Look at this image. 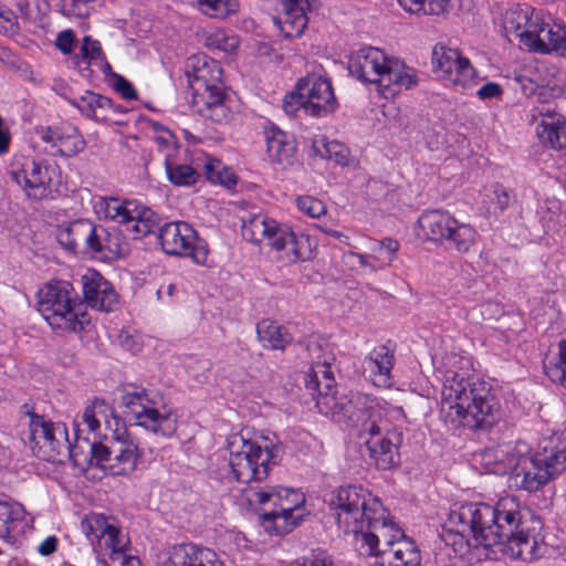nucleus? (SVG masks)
Instances as JSON below:
<instances>
[{
	"label": "nucleus",
	"mask_w": 566,
	"mask_h": 566,
	"mask_svg": "<svg viewBox=\"0 0 566 566\" xmlns=\"http://www.w3.org/2000/svg\"><path fill=\"white\" fill-rule=\"evenodd\" d=\"M315 151L324 159L334 161L336 165L346 166L348 164V148L336 140H327L322 138L314 143Z\"/></svg>",
	"instance_id": "47"
},
{
	"label": "nucleus",
	"mask_w": 566,
	"mask_h": 566,
	"mask_svg": "<svg viewBox=\"0 0 566 566\" xmlns=\"http://www.w3.org/2000/svg\"><path fill=\"white\" fill-rule=\"evenodd\" d=\"M82 292L85 303L98 311L111 312L117 304L113 285L97 271L87 270L82 275Z\"/></svg>",
	"instance_id": "23"
},
{
	"label": "nucleus",
	"mask_w": 566,
	"mask_h": 566,
	"mask_svg": "<svg viewBox=\"0 0 566 566\" xmlns=\"http://www.w3.org/2000/svg\"><path fill=\"white\" fill-rule=\"evenodd\" d=\"M29 441L33 453L46 461H55L67 448V429L62 422H52L35 412H28Z\"/></svg>",
	"instance_id": "17"
},
{
	"label": "nucleus",
	"mask_w": 566,
	"mask_h": 566,
	"mask_svg": "<svg viewBox=\"0 0 566 566\" xmlns=\"http://www.w3.org/2000/svg\"><path fill=\"white\" fill-rule=\"evenodd\" d=\"M160 218L150 208L137 201V207L132 214L130 229L136 233L135 238L147 235L159 228Z\"/></svg>",
	"instance_id": "42"
},
{
	"label": "nucleus",
	"mask_w": 566,
	"mask_h": 566,
	"mask_svg": "<svg viewBox=\"0 0 566 566\" xmlns=\"http://www.w3.org/2000/svg\"><path fill=\"white\" fill-rule=\"evenodd\" d=\"M107 410V405L104 400L95 398L91 405L86 406L82 420L87 426L91 433L96 434L101 429V422L98 416Z\"/></svg>",
	"instance_id": "52"
},
{
	"label": "nucleus",
	"mask_w": 566,
	"mask_h": 566,
	"mask_svg": "<svg viewBox=\"0 0 566 566\" xmlns=\"http://www.w3.org/2000/svg\"><path fill=\"white\" fill-rule=\"evenodd\" d=\"M273 249L286 251L290 262L305 261L310 258L308 239L304 235H296L286 226H283L279 237L273 243Z\"/></svg>",
	"instance_id": "35"
},
{
	"label": "nucleus",
	"mask_w": 566,
	"mask_h": 566,
	"mask_svg": "<svg viewBox=\"0 0 566 566\" xmlns=\"http://www.w3.org/2000/svg\"><path fill=\"white\" fill-rule=\"evenodd\" d=\"M297 208L312 218H318L326 212L325 205L314 197H300Z\"/></svg>",
	"instance_id": "60"
},
{
	"label": "nucleus",
	"mask_w": 566,
	"mask_h": 566,
	"mask_svg": "<svg viewBox=\"0 0 566 566\" xmlns=\"http://www.w3.org/2000/svg\"><path fill=\"white\" fill-rule=\"evenodd\" d=\"M205 174L207 179L213 184H220L227 188L237 185V177L222 166L220 160L209 159L205 164Z\"/></svg>",
	"instance_id": "49"
},
{
	"label": "nucleus",
	"mask_w": 566,
	"mask_h": 566,
	"mask_svg": "<svg viewBox=\"0 0 566 566\" xmlns=\"http://www.w3.org/2000/svg\"><path fill=\"white\" fill-rule=\"evenodd\" d=\"M123 245L124 240L118 230L107 229L98 224L90 253L112 260L123 254Z\"/></svg>",
	"instance_id": "36"
},
{
	"label": "nucleus",
	"mask_w": 566,
	"mask_h": 566,
	"mask_svg": "<svg viewBox=\"0 0 566 566\" xmlns=\"http://www.w3.org/2000/svg\"><path fill=\"white\" fill-rule=\"evenodd\" d=\"M167 179L176 187H190L197 184L200 174L190 165L182 164L177 156L164 160Z\"/></svg>",
	"instance_id": "39"
},
{
	"label": "nucleus",
	"mask_w": 566,
	"mask_h": 566,
	"mask_svg": "<svg viewBox=\"0 0 566 566\" xmlns=\"http://www.w3.org/2000/svg\"><path fill=\"white\" fill-rule=\"evenodd\" d=\"M469 507L470 503L454 505L441 534L442 541L452 546L454 553L459 555L467 554L471 547L483 546L486 548V542L480 536V523L471 518H462L463 511H469Z\"/></svg>",
	"instance_id": "18"
},
{
	"label": "nucleus",
	"mask_w": 566,
	"mask_h": 566,
	"mask_svg": "<svg viewBox=\"0 0 566 566\" xmlns=\"http://www.w3.org/2000/svg\"><path fill=\"white\" fill-rule=\"evenodd\" d=\"M123 413L156 437L169 439L178 429V416L157 390L128 385L120 395Z\"/></svg>",
	"instance_id": "6"
},
{
	"label": "nucleus",
	"mask_w": 566,
	"mask_h": 566,
	"mask_svg": "<svg viewBox=\"0 0 566 566\" xmlns=\"http://www.w3.org/2000/svg\"><path fill=\"white\" fill-rule=\"evenodd\" d=\"M264 444L245 439L234 433L227 439L229 467L233 479L238 482H261L269 475L271 465L282 459V447L263 438Z\"/></svg>",
	"instance_id": "8"
},
{
	"label": "nucleus",
	"mask_w": 566,
	"mask_h": 566,
	"mask_svg": "<svg viewBox=\"0 0 566 566\" xmlns=\"http://www.w3.org/2000/svg\"><path fill=\"white\" fill-rule=\"evenodd\" d=\"M256 337L261 346L270 350L283 352L293 340L286 327L270 318H264L256 324Z\"/></svg>",
	"instance_id": "34"
},
{
	"label": "nucleus",
	"mask_w": 566,
	"mask_h": 566,
	"mask_svg": "<svg viewBox=\"0 0 566 566\" xmlns=\"http://www.w3.org/2000/svg\"><path fill=\"white\" fill-rule=\"evenodd\" d=\"M535 41L532 42V49L530 51L548 54L556 52L564 54L566 52V29L557 23L544 22Z\"/></svg>",
	"instance_id": "32"
},
{
	"label": "nucleus",
	"mask_w": 566,
	"mask_h": 566,
	"mask_svg": "<svg viewBox=\"0 0 566 566\" xmlns=\"http://www.w3.org/2000/svg\"><path fill=\"white\" fill-rule=\"evenodd\" d=\"M421 555L416 543L406 535L392 546L382 548L370 566H420Z\"/></svg>",
	"instance_id": "27"
},
{
	"label": "nucleus",
	"mask_w": 566,
	"mask_h": 566,
	"mask_svg": "<svg viewBox=\"0 0 566 566\" xmlns=\"http://www.w3.org/2000/svg\"><path fill=\"white\" fill-rule=\"evenodd\" d=\"M494 458L493 472L496 474L510 473V486L528 493L541 490L548 483L549 473L545 472L541 463H536V457L521 454L515 450H489L484 459Z\"/></svg>",
	"instance_id": "14"
},
{
	"label": "nucleus",
	"mask_w": 566,
	"mask_h": 566,
	"mask_svg": "<svg viewBox=\"0 0 566 566\" xmlns=\"http://www.w3.org/2000/svg\"><path fill=\"white\" fill-rule=\"evenodd\" d=\"M297 566H335L332 556L325 551H313L296 559Z\"/></svg>",
	"instance_id": "59"
},
{
	"label": "nucleus",
	"mask_w": 566,
	"mask_h": 566,
	"mask_svg": "<svg viewBox=\"0 0 566 566\" xmlns=\"http://www.w3.org/2000/svg\"><path fill=\"white\" fill-rule=\"evenodd\" d=\"M93 441L88 438H81L78 434L75 436V442L72 444L67 439V448L61 455H67L73 462L74 467L85 470L91 463Z\"/></svg>",
	"instance_id": "46"
},
{
	"label": "nucleus",
	"mask_w": 566,
	"mask_h": 566,
	"mask_svg": "<svg viewBox=\"0 0 566 566\" xmlns=\"http://www.w3.org/2000/svg\"><path fill=\"white\" fill-rule=\"evenodd\" d=\"M307 352L312 365L310 373L305 374V387L316 400V406L321 412L332 416L333 408L327 405L329 399L340 402L343 398H349L348 395L332 394L335 386L333 365L336 360L334 347L325 340H311L307 344Z\"/></svg>",
	"instance_id": "13"
},
{
	"label": "nucleus",
	"mask_w": 566,
	"mask_h": 566,
	"mask_svg": "<svg viewBox=\"0 0 566 566\" xmlns=\"http://www.w3.org/2000/svg\"><path fill=\"white\" fill-rule=\"evenodd\" d=\"M108 76L114 78L113 87L118 94H120L123 98L128 101L137 98V92L135 87L124 76L114 72L113 74H108Z\"/></svg>",
	"instance_id": "62"
},
{
	"label": "nucleus",
	"mask_w": 566,
	"mask_h": 566,
	"mask_svg": "<svg viewBox=\"0 0 566 566\" xmlns=\"http://www.w3.org/2000/svg\"><path fill=\"white\" fill-rule=\"evenodd\" d=\"M266 153L272 163L283 168L292 166L296 159V142L294 137L275 125L264 130Z\"/></svg>",
	"instance_id": "26"
},
{
	"label": "nucleus",
	"mask_w": 566,
	"mask_h": 566,
	"mask_svg": "<svg viewBox=\"0 0 566 566\" xmlns=\"http://www.w3.org/2000/svg\"><path fill=\"white\" fill-rule=\"evenodd\" d=\"M331 418L346 428L357 431L365 439L371 462L379 470H390L401 462L400 447L403 440L405 411L386 400L363 394L350 392L340 402L329 399Z\"/></svg>",
	"instance_id": "1"
},
{
	"label": "nucleus",
	"mask_w": 566,
	"mask_h": 566,
	"mask_svg": "<svg viewBox=\"0 0 566 566\" xmlns=\"http://www.w3.org/2000/svg\"><path fill=\"white\" fill-rule=\"evenodd\" d=\"M539 140L552 149L566 147V117L559 114L546 115L536 126Z\"/></svg>",
	"instance_id": "33"
},
{
	"label": "nucleus",
	"mask_w": 566,
	"mask_h": 566,
	"mask_svg": "<svg viewBox=\"0 0 566 566\" xmlns=\"http://www.w3.org/2000/svg\"><path fill=\"white\" fill-rule=\"evenodd\" d=\"M311 0H282V10L273 19L285 38H297L308 23Z\"/></svg>",
	"instance_id": "25"
},
{
	"label": "nucleus",
	"mask_w": 566,
	"mask_h": 566,
	"mask_svg": "<svg viewBox=\"0 0 566 566\" xmlns=\"http://www.w3.org/2000/svg\"><path fill=\"white\" fill-rule=\"evenodd\" d=\"M75 34L71 29L61 31L55 40V46L63 53L70 54L73 51Z\"/></svg>",
	"instance_id": "63"
},
{
	"label": "nucleus",
	"mask_w": 566,
	"mask_h": 566,
	"mask_svg": "<svg viewBox=\"0 0 566 566\" xmlns=\"http://www.w3.org/2000/svg\"><path fill=\"white\" fill-rule=\"evenodd\" d=\"M492 387L474 375L448 371L441 389V417L450 430H490L500 417Z\"/></svg>",
	"instance_id": "4"
},
{
	"label": "nucleus",
	"mask_w": 566,
	"mask_h": 566,
	"mask_svg": "<svg viewBox=\"0 0 566 566\" xmlns=\"http://www.w3.org/2000/svg\"><path fill=\"white\" fill-rule=\"evenodd\" d=\"M399 242L391 238H385L380 241H375L370 248L371 258L375 262V264L371 265V271L385 269L386 266L390 265L391 262L396 259V253L399 250Z\"/></svg>",
	"instance_id": "44"
},
{
	"label": "nucleus",
	"mask_w": 566,
	"mask_h": 566,
	"mask_svg": "<svg viewBox=\"0 0 566 566\" xmlns=\"http://www.w3.org/2000/svg\"><path fill=\"white\" fill-rule=\"evenodd\" d=\"M502 94H503L502 86L494 82L485 83L476 92L478 97L483 101L501 97Z\"/></svg>",
	"instance_id": "64"
},
{
	"label": "nucleus",
	"mask_w": 566,
	"mask_h": 566,
	"mask_svg": "<svg viewBox=\"0 0 566 566\" xmlns=\"http://www.w3.org/2000/svg\"><path fill=\"white\" fill-rule=\"evenodd\" d=\"M418 224L428 240L458 254L471 253L479 237L473 226L459 221L450 212L441 209L423 211Z\"/></svg>",
	"instance_id": "11"
},
{
	"label": "nucleus",
	"mask_w": 566,
	"mask_h": 566,
	"mask_svg": "<svg viewBox=\"0 0 566 566\" xmlns=\"http://www.w3.org/2000/svg\"><path fill=\"white\" fill-rule=\"evenodd\" d=\"M140 457L138 446L129 441H116L112 443L109 475H127L135 471Z\"/></svg>",
	"instance_id": "30"
},
{
	"label": "nucleus",
	"mask_w": 566,
	"mask_h": 566,
	"mask_svg": "<svg viewBox=\"0 0 566 566\" xmlns=\"http://www.w3.org/2000/svg\"><path fill=\"white\" fill-rule=\"evenodd\" d=\"M451 0H398L399 4L412 13L439 15L448 10Z\"/></svg>",
	"instance_id": "48"
},
{
	"label": "nucleus",
	"mask_w": 566,
	"mask_h": 566,
	"mask_svg": "<svg viewBox=\"0 0 566 566\" xmlns=\"http://www.w3.org/2000/svg\"><path fill=\"white\" fill-rule=\"evenodd\" d=\"M112 457V446L107 447L106 444L99 442L94 438L92 453H91V463L88 468H98L108 474V465L111 464Z\"/></svg>",
	"instance_id": "53"
},
{
	"label": "nucleus",
	"mask_w": 566,
	"mask_h": 566,
	"mask_svg": "<svg viewBox=\"0 0 566 566\" xmlns=\"http://www.w3.org/2000/svg\"><path fill=\"white\" fill-rule=\"evenodd\" d=\"M35 133L46 145L44 151L52 157H73L86 147L82 134L70 123L39 126Z\"/></svg>",
	"instance_id": "20"
},
{
	"label": "nucleus",
	"mask_w": 566,
	"mask_h": 566,
	"mask_svg": "<svg viewBox=\"0 0 566 566\" xmlns=\"http://www.w3.org/2000/svg\"><path fill=\"white\" fill-rule=\"evenodd\" d=\"M249 505H262L260 523L270 535H284L298 525L303 516L304 495L289 488H253L244 490Z\"/></svg>",
	"instance_id": "7"
},
{
	"label": "nucleus",
	"mask_w": 566,
	"mask_h": 566,
	"mask_svg": "<svg viewBox=\"0 0 566 566\" xmlns=\"http://www.w3.org/2000/svg\"><path fill=\"white\" fill-rule=\"evenodd\" d=\"M75 65L82 71L92 73L91 67H96L105 76L113 74L111 64L102 50L99 41L93 40L91 36H84L80 52L74 57Z\"/></svg>",
	"instance_id": "29"
},
{
	"label": "nucleus",
	"mask_w": 566,
	"mask_h": 566,
	"mask_svg": "<svg viewBox=\"0 0 566 566\" xmlns=\"http://www.w3.org/2000/svg\"><path fill=\"white\" fill-rule=\"evenodd\" d=\"M395 361V348L388 344L378 345L364 357L363 373L376 387L389 388L392 385L391 370Z\"/></svg>",
	"instance_id": "22"
},
{
	"label": "nucleus",
	"mask_w": 566,
	"mask_h": 566,
	"mask_svg": "<svg viewBox=\"0 0 566 566\" xmlns=\"http://www.w3.org/2000/svg\"><path fill=\"white\" fill-rule=\"evenodd\" d=\"M328 505L338 528L345 535H353L357 552L367 558L375 560L382 548L392 546L405 535L379 499L361 485L338 488Z\"/></svg>",
	"instance_id": "2"
},
{
	"label": "nucleus",
	"mask_w": 566,
	"mask_h": 566,
	"mask_svg": "<svg viewBox=\"0 0 566 566\" xmlns=\"http://www.w3.org/2000/svg\"><path fill=\"white\" fill-rule=\"evenodd\" d=\"M544 24V21L539 18L538 14H534V11L530 12L528 21L525 24L524 29L520 33V41L521 43L526 46L528 50L532 49V42L535 41L537 38V34L539 33L538 30L542 29Z\"/></svg>",
	"instance_id": "56"
},
{
	"label": "nucleus",
	"mask_w": 566,
	"mask_h": 566,
	"mask_svg": "<svg viewBox=\"0 0 566 566\" xmlns=\"http://www.w3.org/2000/svg\"><path fill=\"white\" fill-rule=\"evenodd\" d=\"M493 202L500 211H505L511 203L515 200V195L512 190L506 189L501 184H495L493 187Z\"/></svg>",
	"instance_id": "61"
},
{
	"label": "nucleus",
	"mask_w": 566,
	"mask_h": 566,
	"mask_svg": "<svg viewBox=\"0 0 566 566\" xmlns=\"http://www.w3.org/2000/svg\"><path fill=\"white\" fill-rule=\"evenodd\" d=\"M81 302L72 283L65 280H51L38 294V311L54 329L81 332L84 328V314H80Z\"/></svg>",
	"instance_id": "9"
},
{
	"label": "nucleus",
	"mask_w": 566,
	"mask_h": 566,
	"mask_svg": "<svg viewBox=\"0 0 566 566\" xmlns=\"http://www.w3.org/2000/svg\"><path fill=\"white\" fill-rule=\"evenodd\" d=\"M462 518L480 523V536L486 548L500 546L501 552L524 562L542 555V521L515 496L501 497L494 505L470 503Z\"/></svg>",
	"instance_id": "3"
},
{
	"label": "nucleus",
	"mask_w": 566,
	"mask_h": 566,
	"mask_svg": "<svg viewBox=\"0 0 566 566\" xmlns=\"http://www.w3.org/2000/svg\"><path fill=\"white\" fill-rule=\"evenodd\" d=\"M282 228L283 224L260 212L242 219L241 232L243 239L251 243L260 244L263 240H266L269 245L273 248V243Z\"/></svg>",
	"instance_id": "28"
},
{
	"label": "nucleus",
	"mask_w": 566,
	"mask_h": 566,
	"mask_svg": "<svg viewBox=\"0 0 566 566\" xmlns=\"http://www.w3.org/2000/svg\"><path fill=\"white\" fill-rule=\"evenodd\" d=\"M530 12L531 10L528 8H520L509 12L505 19L506 31L514 32L515 36L520 38V33L528 21Z\"/></svg>",
	"instance_id": "57"
},
{
	"label": "nucleus",
	"mask_w": 566,
	"mask_h": 566,
	"mask_svg": "<svg viewBox=\"0 0 566 566\" xmlns=\"http://www.w3.org/2000/svg\"><path fill=\"white\" fill-rule=\"evenodd\" d=\"M158 239L166 254L189 256L197 264H206L208 245L187 222H168L159 228Z\"/></svg>",
	"instance_id": "15"
},
{
	"label": "nucleus",
	"mask_w": 566,
	"mask_h": 566,
	"mask_svg": "<svg viewBox=\"0 0 566 566\" xmlns=\"http://www.w3.org/2000/svg\"><path fill=\"white\" fill-rule=\"evenodd\" d=\"M239 41L235 36H228L223 31H217L208 36L207 45L226 52L238 48Z\"/></svg>",
	"instance_id": "58"
},
{
	"label": "nucleus",
	"mask_w": 566,
	"mask_h": 566,
	"mask_svg": "<svg viewBox=\"0 0 566 566\" xmlns=\"http://www.w3.org/2000/svg\"><path fill=\"white\" fill-rule=\"evenodd\" d=\"M108 520L105 515L99 513H92L86 515L81 523L82 532L85 534L92 545L103 535V532L108 527Z\"/></svg>",
	"instance_id": "50"
},
{
	"label": "nucleus",
	"mask_w": 566,
	"mask_h": 566,
	"mask_svg": "<svg viewBox=\"0 0 566 566\" xmlns=\"http://www.w3.org/2000/svg\"><path fill=\"white\" fill-rule=\"evenodd\" d=\"M102 551L109 552V559L123 558V551L126 549L127 542L120 536V530L113 523L108 524L107 530L103 532V535L95 543Z\"/></svg>",
	"instance_id": "45"
},
{
	"label": "nucleus",
	"mask_w": 566,
	"mask_h": 566,
	"mask_svg": "<svg viewBox=\"0 0 566 566\" xmlns=\"http://www.w3.org/2000/svg\"><path fill=\"white\" fill-rule=\"evenodd\" d=\"M25 510L18 502L0 501V537L7 538L17 533L25 518Z\"/></svg>",
	"instance_id": "38"
},
{
	"label": "nucleus",
	"mask_w": 566,
	"mask_h": 566,
	"mask_svg": "<svg viewBox=\"0 0 566 566\" xmlns=\"http://www.w3.org/2000/svg\"><path fill=\"white\" fill-rule=\"evenodd\" d=\"M185 73L195 95L201 96L209 109L212 120L221 123L229 117V108L224 105L222 69L220 64L203 53L189 56Z\"/></svg>",
	"instance_id": "10"
},
{
	"label": "nucleus",
	"mask_w": 566,
	"mask_h": 566,
	"mask_svg": "<svg viewBox=\"0 0 566 566\" xmlns=\"http://www.w3.org/2000/svg\"><path fill=\"white\" fill-rule=\"evenodd\" d=\"M534 455L551 479L566 471V429L544 438Z\"/></svg>",
	"instance_id": "24"
},
{
	"label": "nucleus",
	"mask_w": 566,
	"mask_h": 566,
	"mask_svg": "<svg viewBox=\"0 0 566 566\" xmlns=\"http://www.w3.org/2000/svg\"><path fill=\"white\" fill-rule=\"evenodd\" d=\"M336 108L337 99L331 80L315 73L300 78L295 90L283 99L284 112L295 117L301 112L312 117H325Z\"/></svg>",
	"instance_id": "12"
},
{
	"label": "nucleus",
	"mask_w": 566,
	"mask_h": 566,
	"mask_svg": "<svg viewBox=\"0 0 566 566\" xmlns=\"http://www.w3.org/2000/svg\"><path fill=\"white\" fill-rule=\"evenodd\" d=\"M431 63L433 72L455 87L472 88L480 81L471 61L457 49L436 44L432 49Z\"/></svg>",
	"instance_id": "16"
},
{
	"label": "nucleus",
	"mask_w": 566,
	"mask_h": 566,
	"mask_svg": "<svg viewBox=\"0 0 566 566\" xmlns=\"http://www.w3.org/2000/svg\"><path fill=\"white\" fill-rule=\"evenodd\" d=\"M10 176L29 198L42 199L50 191L51 168L43 161L27 156L15 157L11 164Z\"/></svg>",
	"instance_id": "19"
},
{
	"label": "nucleus",
	"mask_w": 566,
	"mask_h": 566,
	"mask_svg": "<svg viewBox=\"0 0 566 566\" xmlns=\"http://www.w3.org/2000/svg\"><path fill=\"white\" fill-rule=\"evenodd\" d=\"M159 566H224L217 553L195 543L175 544L158 557Z\"/></svg>",
	"instance_id": "21"
},
{
	"label": "nucleus",
	"mask_w": 566,
	"mask_h": 566,
	"mask_svg": "<svg viewBox=\"0 0 566 566\" xmlns=\"http://www.w3.org/2000/svg\"><path fill=\"white\" fill-rule=\"evenodd\" d=\"M149 126L153 130V140L156 143L158 150L164 155L165 159H170L179 155V143L176 135L158 122H150Z\"/></svg>",
	"instance_id": "43"
},
{
	"label": "nucleus",
	"mask_w": 566,
	"mask_h": 566,
	"mask_svg": "<svg viewBox=\"0 0 566 566\" xmlns=\"http://www.w3.org/2000/svg\"><path fill=\"white\" fill-rule=\"evenodd\" d=\"M20 32L18 15L0 1V34L15 35Z\"/></svg>",
	"instance_id": "55"
},
{
	"label": "nucleus",
	"mask_w": 566,
	"mask_h": 566,
	"mask_svg": "<svg viewBox=\"0 0 566 566\" xmlns=\"http://www.w3.org/2000/svg\"><path fill=\"white\" fill-rule=\"evenodd\" d=\"M198 9L211 18H224L237 10L235 0H196Z\"/></svg>",
	"instance_id": "51"
},
{
	"label": "nucleus",
	"mask_w": 566,
	"mask_h": 566,
	"mask_svg": "<svg viewBox=\"0 0 566 566\" xmlns=\"http://www.w3.org/2000/svg\"><path fill=\"white\" fill-rule=\"evenodd\" d=\"M88 219H77L64 228H60L56 233L57 242L73 253H78L83 244V238L86 234Z\"/></svg>",
	"instance_id": "40"
},
{
	"label": "nucleus",
	"mask_w": 566,
	"mask_h": 566,
	"mask_svg": "<svg viewBox=\"0 0 566 566\" xmlns=\"http://www.w3.org/2000/svg\"><path fill=\"white\" fill-rule=\"evenodd\" d=\"M348 71L363 83L376 84L385 98H392L401 91L418 85V76L412 67L374 46H364L352 52Z\"/></svg>",
	"instance_id": "5"
},
{
	"label": "nucleus",
	"mask_w": 566,
	"mask_h": 566,
	"mask_svg": "<svg viewBox=\"0 0 566 566\" xmlns=\"http://www.w3.org/2000/svg\"><path fill=\"white\" fill-rule=\"evenodd\" d=\"M544 360L546 376L555 384L566 388V339L558 342L556 352Z\"/></svg>",
	"instance_id": "41"
},
{
	"label": "nucleus",
	"mask_w": 566,
	"mask_h": 566,
	"mask_svg": "<svg viewBox=\"0 0 566 566\" xmlns=\"http://www.w3.org/2000/svg\"><path fill=\"white\" fill-rule=\"evenodd\" d=\"M96 94L93 92H86L85 95L74 99L72 104L86 117L94 118L96 120H109L108 114H97V106H95L94 98Z\"/></svg>",
	"instance_id": "54"
},
{
	"label": "nucleus",
	"mask_w": 566,
	"mask_h": 566,
	"mask_svg": "<svg viewBox=\"0 0 566 566\" xmlns=\"http://www.w3.org/2000/svg\"><path fill=\"white\" fill-rule=\"evenodd\" d=\"M135 207L137 200H120L115 197H99L94 203V210L99 217L127 226L132 223Z\"/></svg>",
	"instance_id": "31"
},
{
	"label": "nucleus",
	"mask_w": 566,
	"mask_h": 566,
	"mask_svg": "<svg viewBox=\"0 0 566 566\" xmlns=\"http://www.w3.org/2000/svg\"><path fill=\"white\" fill-rule=\"evenodd\" d=\"M536 214L545 232H558L566 224V214L558 199H545L537 206Z\"/></svg>",
	"instance_id": "37"
}]
</instances>
